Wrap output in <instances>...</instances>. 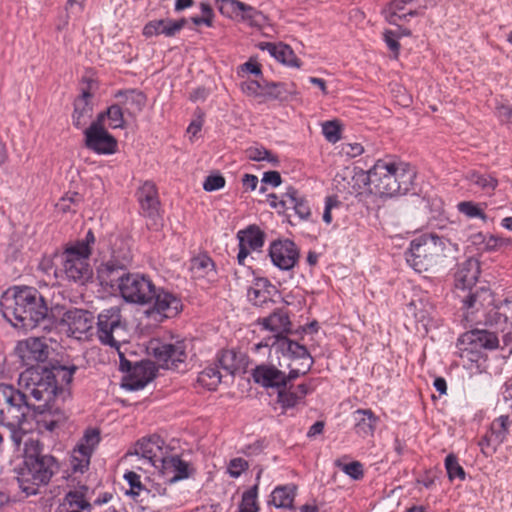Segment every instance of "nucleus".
Here are the masks:
<instances>
[{
  "label": "nucleus",
  "instance_id": "f257e3e1",
  "mask_svg": "<svg viewBox=\"0 0 512 512\" xmlns=\"http://www.w3.org/2000/svg\"><path fill=\"white\" fill-rule=\"evenodd\" d=\"M4 318L15 328L24 331L37 327L48 315V306L42 294L31 286H14L2 296Z\"/></svg>",
  "mask_w": 512,
  "mask_h": 512
},
{
  "label": "nucleus",
  "instance_id": "f03ea898",
  "mask_svg": "<svg viewBox=\"0 0 512 512\" xmlns=\"http://www.w3.org/2000/svg\"><path fill=\"white\" fill-rule=\"evenodd\" d=\"M415 168L391 157L378 159L366 172L371 193L381 198L406 195L414 189Z\"/></svg>",
  "mask_w": 512,
  "mask_h": 512
},
{
  "label": "nucleus",
  "instance_id": "7ed1b4c3",
  "mask_svg": "<svg viewBox=\"0 0 512 512\" xmlns=\"http://www.w3.org/2000/svg\"><path fill=\"white\" fill-rule=\"evenodd\" d=\"M43 444L38 439H28L23 448V465L18 471L20 489L27 495H36L41 486H46L58 473V460L43 452Z\"/></svg>",
  "mask_w": 512,
  "mask_h": 512
},
{
  "label": "nucleus",
  "instance_id": "20e7f679",
  "mask_svg": "<svg viewBox=\"0 0 512 512\" xmlns=\"http://www.w3.org/2000/svg\"><path fill=\"white\" fill-rule=\"evenodd\" d=\"M480 274L479 262L474 258H469L458 265L455 272V287L469 292L463 297L462 309L464 318L468 323L479 324L482 319L478 316L480 310L492 306L494 302L493 294L487 287L473 288Z\"/></svg>",
  "mask_w": 512,
  "mask_h": 512
},
{
  "label": "nucleus",
  "instance_id": "39448f33",
  "mask_svg": "<svg viewBox=\"0 0 512 512\" xmlns=\"http://www.w3.org/2000/svg\"><path fill=\"white\" fill-rule=\"evenodd\" d=\"M455 250V245L436 233H424L415 237L405 252V259L416 272H426L442 264Z\"/></svg>",
  "mask_w": 512,
  "mask_h": 512
},
{
  "label": "nucleus",
  "instance_id": "423d86ee",
  "mask_svg": "<svg viewBox=\"0 0 512 512\" xmlns=\"http://www.w3.org/2000/svg\"><path fill=\"white\" fill-rule=\"evenodd\" d=\"M95 242L94 232L89 229L83 239L66 245L61 254V270L66 280L81 286L92 281L93 269L89 260Z\"/></svg>",
  "mask_w": 512,
  "mask_h": 512
},
{
  "label": "nucleus",
  "instance_id": "0eeeda50",
  "mask_svg": "<svg viewBox=\"0 0 512 512\" xmlns=\"http://www.w3.org/2000/svg\"><path fill=\"white\" fill-rule=\"evenodd\" d=\"M18 385L29 400L33 398L35 401L52 402L56 401L59 393V386L54 382L53 372L40 365L28 367L21 372Z\"/></svg>",
  "mask_w": 512,
  "mask_h": 512
},
{
  "label": "nucleus",
  "instance_id": "6e6552de",
  "mask_svg": "<svg viewBox=\"0 0 512 512\" xmlns=\"http://www.w3.org/2000/svg\"><path fill=\"white\" fill-rule=\"evenodd\" d=\"M132 261V253L130 248L122 240L119 245L114 244L111 257L109 260L102 262L96 270L97 279L102 287L117 288L121 287L122 279L129 272H126Z\"/></svg>",
  "mask_w": 512,
  "mask_h": 512
},
{
  "label": "nucleus",
  "instance_id": "1a4fd4ad",
  "mask_svg": "<svg viewBox=\"0 0 512 512\" xmlns=\"http://www.w3.org/2000/svg\"><path fill=\"white\" fill-rule=\"evenodd\" d=\"M125 333L126 323L119 306L103 309L98 314L95 335L102 345L119 350Z\"/></svg>",
  "mask_w": 512,
  "mask_h": 512
},
{
  "label": "nucleus",
  "instance_id": "9d476101",
  "mask_svg": "<svg viewBox=\"0 0 512 512\" xmlns=\"http://www.w3.org/2000/svg\"><path fill=\"white\" fill-rule=\"evenodd\" d=\"M33 403L25 392L11 384L0 383V424L18 422V417H27Z\"/></svg>",
  "mask_w": 512,
  "mask_h": 512
},
{
  "label": "nucleus",
  "instance_id": "9b49d317",
  "mask_svg": "<svg viewBox=\"0 0 512 512\" xmlns=\"http://www.w3.org/2000/svg\"><path fill=\"white\" fill-rule=\"evenodd\" d=\"M456 347L461 358L477 362L483 349L494 350L499 347V339L494 332L473 329L460 335Z\"/></svg>",
  "mask_w": 512,
  "mask_h": 512
},
{
  "label": "nucleus",
  "instance_id": "f8f14e48",
  "mask_svg": "<svg viewBox=\"0 0 512 512\" xmlns=\"http://www.w3.org/2000/svg\"><path fill=\"white\" fill-rule=\"evenodd\" d=\"M155 284L146 275L128 273L122 279L119 293L125 302L137 305H146L151 300Z\"/></svg>",
  "mask_w": 512,
  "mask_h": 512
},
{
  "label": "nucleus",
  "instance_id": "ddd939ff",
  "mask_svg": "<svg viewBox=\"0 0 512 512\" xmlns=\"http://www.w3.org/2000/svg\"><path fill=\"white\" fill-rule=\"evenodd\" d=\"M116 351L119 356L120 371L128 373L123 384L126 389L130 391L141 390L155 378V369L151 364L136 363L133 365V363L125 357V354L120 351V349Z\"/></svg>",
  "mask_w": 512,
  "mask_h": 512
},
{
  "label": "nucleus",
  "instance_id": "4468645a",
  "mask_svg": "<svg viewBox=\"0 0 512 512\" xmlns=\"http://www.w3.org/2000/svg\"><path fill=\"white\" fill-rule=\"evenodd\" d=\"M152 294L151 300L147 304L149 306L147 310L148 316L158 315L161 319L173 318L182 311L183 304L177 294L156 286Z\"/></svg>",
  "mask_w": 512,
  "mask_h": 512
},
{
  "label": "nucleus",
  "instance_id": "2eb2a0df",
  "mask_svg": "<svg viewBox=\"0 0 512 512\" xmlns=\"http://www.w3.org/2000/svg\"><path fill=\"white\" fill-rule=\"evenodd\" d=\"M135 196L140 206V214L150 221L151 225L158 227L162 218L161 204L155 183L149 180L143 182L136 190Z\"/></svg>",
  "mask_w": 512,
  "mask_h": 512
},
{
  "label": "nucleus",
  "instance_id": "dca6fc26",
  "mask_svg": "<svg viewBox=\"0 0 512 512\" xmlns=\"http://www.w3.org/2000/svg\"><path fill=\"white\" fill-rule=\"evenodd\" d=\"M186 348L184 341L157 342L153 347V355L161 368L179 371L187 359Z\"/></svg>",
  "mask_w": 512,
  "mask_h": 512
},
{
  "label": "nucleus",
  "instance_id": "f3484780",
  "mask_svg": "<svg viewBox=\"0 0 512 512\" xmlns=\"http://www.w3.org/2000/svg\"><path fill=\"white\" fill-rule=\"evenodd\" d=\"M269 256L274 266L283 271H289L295 267L299 260V249L289 239L276 240L270 244Z\"/></svg>",
  "mask_w": 512,
  "mask_h": 512
},
{
  "label": "nucleus",
  "instance_id": "a211bd4d",
  "mask_svg": "<svg viewBox=\"0 0 512 512\" xmlns=\"http://www.w3.org/2000/svg\"><path fill=\"white\" fill-rule=\"evenodd\" d=\"M84 137L85 147L98 155H112L118 149L117 139L107 129L87 127Z\"/></svg>",
  "mask_w": 512,
  "mask_h": 512
},
{
  "label": "nucleus",
  "instance_id": "6ab92c4d",
  "mask_svg": "<svg viewBox=\"0 0 512 512\" xmlns=\"http://www.w3.org/2000/svg\"><path fill=\"white\" fill-rule=\"evenodd\" d=\"M15 350L22 363L29 367H35L34 363L44 362L49 357V346L39 337L19 341Z\"/></svg>",
  "mask_w": 512,
  "mask_h": 512
},
{
  "label": "nucleus",
  "instance_id": "aec40b11",
  "mask_svg": "<svg viewBox=\"0 0 512 512\" xmlns=\"http://www.w3.org/2000/svg\"><path fill=\"white\" fill-rule=\"evenodd\" d=\"M63 321L67 324L69 333L77 339L93 335L94 316L87 310L69 309L64 313Z\"/></svg>",
  "mask_w": 512,
  "mask_h": 512
},
{
  "label": "nucleus",
  "instance_id": "412c9836",
  "mask_svg": "<svg viewBox=\"0 0 512 512\" xmlns=\"http://www.w3.org/2000/svg\"><path fill=\"white\" fill-rule=\"evenodd\" d=\"M165 478V484H174L178 481L188 479L194 472L189 462L183 460L179 455H165L157 468Z\"/></svg>",
  "mask_w": 512,
  "mask_h": 512
},
{
  "label": "nucleus",
  "instance_id": "4be33fe9",
  "mask_svg": "<svg viewBox=\"0 0 512 512\" xmlns=\"http://www.w3.org/2000/svg\"><path fill=\"white\" fill-rule=\"evenodd\" d=\"M31 410L35 413L36 425L41 431L52 432L67 419L65 411L56 405L55 402H44L40 405L33 403Z\"/></svg>",
  "mask_w": 512,
  "mask_h": 512
},
{
  "label": "nucleus",
  "instance_id": "5701e85b",
  "mask_svg": "<svg viewBox=\"0 0 512 512\" xmlns=\"http://www.w3.org/2000/svg\"><path fill=\"white\" fill-rule=\"evenodd\" d=\"M247 297L254 306L261 308H270L277 303L275 297L283 300L277 287L264 277L254 279L247 291Z\"/></svg>",
  "mask_w": 512,
  "mask_h": 512
},
{
  "label": "nucleus",
  "instance_id": "b1692460",
  "mask_svg": "<svg viewBox=\"0 0 512 512\" xmlns=\"http://www.w3.org/2000/svg\"><path fill=\"white\" fill-rule=\"evenodd\" d=\"M262 347H270V350L275 349L276 352L289 355L294 359H301L306 362L313 360L308 349L304 345L289 339L287 336H271L265 342L256 344L255 350L259 351Z\"/></svg>",
  "mask_w": 512,
  "mask_h": 512
},
{
  "label": "nucleus",
  "instance_id": "393cba45",
  "mask_svg": "<svg viewBox=\"0 0 512 512\" xmlns=\"http://www.w3.org/2000/svg\"><path fill=\"white\" fill-rule=\"evenodd\" d=\"M164 445V440L158 435L144 437L137 441L134 454L145 459L148 463L157 468V464H159L166 455Z\"/></svg>",
  "mask_w": 512,
  "mask_h": 512
},
{
  "label": "nucleus",
  "instance_id": "a878e982",
  "mask_svg": "<svg viewBox=\"0 0 512 512\" xmlns=\"http://www.w3.org/2000/svg\"><path fill=\"white\" fill-rule=\"evenodd\" d=\"M187 24L186 18L174 20L171 18L155 19L147 22L143 29L142 35L146 38L164 36L167 38L175 37Z\"/></svg>",
  "mask_w": 512,
  "mask_h": 512
},
{
  "label": "nucleus",
  "instance_id": "bb28decb",
  "mask_svg": "<svg viewBox=\"0 0 512 512\" xmlns=\"http://www.w3.org/2000/svg\"><path fill=\"white\" fill-rule=\"evenodd\" d=\"M480 310L484 316V324L494 326L505 331L508 326L512 328V299H505L497 306Z\"/></svg>",
  "mask_w": 512,
  "mask_h": 512
},
{
  "label": "nucleus",
  "instance_id": "cd10ccee",
  "mask_svg": "<svg viewBox=\"0 0 512 512\" xmlns=\"http://www.w3.org/2000/svg\"><path fill=\"white\" fill-rule=\"evenodd\" d=\"M252 378L255 383L264 388H285L284 371L273 364H260L252 370Z\"/></svg>",
  "mask_w": 512,
  "mask_h": 512
},
{
  "label": "nucleus",
  "instance_id": "c85d7f7f",
  "mask_svg": "<svg viewBox=\"0 0 512 512\" xmlns=\"http://www.w3.org/2000/svg\"><path fill=\"white\" fill-rule=\"evenodd\" d=\"M258 323L266 330L275 333L274 336H285L292 330L289 311L285 307L275 308L267 317L260 318Z\"/></svg>",
  "mask_w": 512,
  "mask_h": 512
},
{
  "label": "nucleus",
  "instance_id": "c756f323",
  "mask_svg": "<svg viewBox=\"0 0 512 512\" xmlns=\"http://www.w3.org/2000/svg\"><path fill=\"white\" fill-rule=\"evenodd\" d=\"M420 0H392L389 3L386 12V20L391 25H398L399 21H407L409 17H415L421 14L415 5Z\"/></svg>",
  "mask_w": 512,
  "mask_h": 512
},
{
  "label": "nucleus",
  "instance_id": "7c9ffc66",
  "mask_svg": "<svg viewBox=\"0 0 512 512\" xmlns=\"http://www.w3.org/2000/svg\"><path fill=\"white\" fill-rule=\"evenodd\" d=\"M510 425L511 420L508 415L497 417L492 421L489 432L481 439L479 445L482 449L484 446H493V451H495L505 441Z\"/></svg>",
  "mask_w": 512,
  "mask_h": 512
},
{
  "label": "nucleus",
  "instance_id": "2f4dec72",
  "mask_svg": "<svg viewBox=\"0 0 512 512\" xmlns=\"http://www.w3.org/2000/svg\"><path fill=\"white\" fill-rule=\"evenodd\" d=\"M88 488L68 491L55 512H91L92 504L86 499Z\"/></svg>",
  "mask_w": 512,
  "mask_h": 512
},
{
  "label": "nucleus",
  "instance_id": "473e14b6",
  "mask_svg": "<svg viewBox=\"0 0 512 512\" xmlns=\"http://www.w3.org/2000/svg\"><path fill=\"white\" fill-rule=\"evenodd\" d=\"M114 97L118 103L124 108L129 116H135L140 113L146 106V95L137 89H122L118 90Z\"/></svg>",
  "mask_w": 512,
  "mask_h": 512
},
{
  "label": "nucleus",
  "instance_id": "72a5a7b5",
  "mask_svg": "<svg viewBox=\"0 0 512 512\" xmlns=\"http://www.w3.org/2000/svg\"><path fill=\"white\" fill-rule=\"evenodd\" d=\"M92 93L88 90H82L80 96L74 101V111L72 114V123L77 129H81L92 118L93 105L91 103Z\"/></svg>",
  "mask_w": 512,
  "mask_h": 512
},
{
  "label": "nucleus",
  "instance_id": "f704fd0d",
  "mask_svg": "<svg viewBox=\"0 0 512 512\" xmlns=\"http://www.w3.org/2000/svg\"><path fill=\"white\" fill-rule=\"evenodd\" d=\"M353 420L355 433L366 438L373 436L379 418L371 409H357L353 412Z\"/></svg>",
  "mask_w": 512,
  "mask_h": 512
},
{
  "label": "nucleus",
  "instance_id": "c9c22d12",
  "mask_svg": "<svg viewBox=\"0 0 512 512\" xmlns=\"http://www.w3.org/2000/svg\"><path fill=\"white\" fill-rule=\"evenodd\" d=\"M297 487L294 484L278 485L270 495L269 505L277 509H293Z\"/></svg>",
  "mask_w": 512,
  "mask_h": 512
},
{
  "label": "nucleus",
  "instance_id": "e433bc0d",
  "mask_svg": "<svg viewBox=\"0 0 512 512\" xmlns=\"http://www.w3.org/2000/svg\"><path fill=\"white\" fill-rule=\"evenodd\" d=\"M284 197L289 199V209H293L298 218L308 221L312 215L308 199L293 186L287 187Z\"/></svg>",
  "mask_w": 512,
  "mask_h": 512
},
{
  "label": "nucleus",
  "instance_id": "4c0bfd02",
  "mask_svg": "<svg viewBox=\"0 0 512 512\" xmlns=\"http://www.w3.org/2000/svg\"><path fill=\"white\" fill-rule=\"evenodd\" d=\"M239 243L252 251L262 248L264 245L265 235L259 227L251 225L237 233Z\"/></svg>",
  "mask_w": 512,
  "mask_h": 512
},
{
  "label": "nucleus",
  "instance_id": "58836bf2",
  "mask_svg": "<svg viewBox=\"0 0 512 512\" xmlns=\"http://www.w3.org/2000/svg\"><path fill=\"white\" fill-rule=\"evenodd\" d=\"M190 271L195 278L215 275V263L209 255L202 253L190 260Z\"/></svg>",
  "mask_w": 512,
  "mask_h": 512
},
{
  "label": "nucleus",
  "instance_id": "ea45409f",
  "mask_svg": "<svg viewBox=\"0 0 512 512\" xmlns=\"http://www.w3.org/2000/svg\"><path fill=\"white\" fill-rule=\"evenodd\" d=\"M217 363L228 374L233 375L242 365V355L234 350H222L217 355Z\"/></svg>",
  "mask_w": 512,
  "mask_h": 512
},
{
  "label": "nucleus",
  "instance_id": "a19ab883",
  "mask_svg": "<svg viewBox=\"0 0 512 512\" xmlns=\"http://www.w3.org/2000/svg\"><path fill=\"white\" fill-rule=\"evenodd\" d=\"M414 309V317L420 322H429L433 318L435 307L428 296L419 297L410 303Z\"/></svg>",
  "mask_w": 512,
  "mask_h": 512
},
{
  "label": "nucleus",
  "instance_id": "79ce46f5",
  "mask_svg": "<svg viewBox=\"0 0 512 512\" xmlns=\"http://www.w3.org/2000/svg\"><path fill=\"white\" fill-rule=\"evenodd\" d=\"M263 98L270 100H287L292 91L288 89L287 84L283 82H273L263 80Z\"/></svg>",
  "mask_w": 512,
  "mask_h": 512
},
{
  "label": "nucleus",
  "instance_id": "37998d69",
  "mask_svg": "<svg viewBox=\"0 0 512 512\" xmlns=\"http://www.w3.org/2000/svg\"><path fill=\"white\" fill-rule=\"evenodd\" d=\"M467 178L488 195H491L498 186V179L492 174L471 171Z\"/></svg>",
  "mask_w": 512,
  "mask_h": 512
},
{
  "label": "nucleus",
  "instance_id": "c03bdc74",
  "mask_svg": "<svg viewBox=\"0 0 512 512\" xmlns=\"http://www.w3.org/2000/svg\"><path fill=\"white\" fill-rule=\"evenodd\" d=\"M267 17L255 7L244 4L238 21H242L250 27L262 28L267 23Z\"/></svg>",
  "mask_w": 512,
  "mask_h": 512
},
{
  "label": "nucleus",
  "instance_id": "a18cd8bd",
  "mask_svg": "<svg viewBox=\"0 0 512 512\" xmlns=\"http://www.w3.org/2000/svg\"><path fill=\"white\" fill-rule=\"evenodd\" d=\"M78 370L76 365L71 366H53L49 368L50 372H53L54 382L59 386V393L64 391V386H69L72 382L74 373Z\"/></svg>",
  "mask_w": 512,
  "mask_h": 512
},
{
  "label": "nucleus",
  "instance_id": "49530a36",
  "mask_svg": "<svg viewBox=\"0 0 512 512\" xmlns=\"http://www.w3.org/2000/svg\"><path fill=\"white\" fill-rule=\"evenodd\" d=\"M26 419L27 417H18V422L13 423V426L10 424H0L10 431V439L15 449L18 451L22 444L25 445V441L32 439L31 437H28L27 431L23 428V424L26 422Z\"/></svg>",
  "mask_w": 512,
  "mask_h": 512
},
{
  "label": "nucleus",
  "instance_id": "de8ad7c7",
  "mask_svg": "<svg viewBox=\"0 0 512 512\" xmlns=\"http://www.w3.org/2000/svg\"><path fill=\"white\" fill-rule=\"evenodd\" d=\"M222 375L219 371V366H208L202 370L197 378L198 383L207 388L208 390H215L221 383Z\"/></svg>",
  "mask_w": 512,
  "mask_h": 512
},
{
  "label": "nucleus",
  "instance_id": "09e8293b",
  "mask_svg": "<svg viewBox=\"0 0 512 512\" xmlns=\"http://www.w3.org/2000/svg\"><path fill=\"white\" fill-rule=\"evenodd\" d=\"M258 487L253 485L243 492L237 512H259Z\"/></svg>",
  "mask_w": 512,
  "mask_h": 512
},
{
  "label": "nucleus",
  "instance_id": "8fccbe9b",
  "mask_svg": "<svg viewBox=\"0 0 512 512\" xmlns=\"http://www.w3.org/2000/svg\"><path fill=\"white\" fill-rule=\"evenodd\" d=\"M215 4L221 15L238 20L245 3L239 0H215Z\"/></svg>",
  "mask_w": 512,
  "mask_h": 512
},
{
  "label": "nucleus",
  "instance_id": "3c124183",
  "mask_svg": "<svg viewBox=\"0 0 512 512\" xmlns=\"http://www.w3.org/2000/svg\"><path fill=\"white\" fill-rule=\"evenodd\" d=\"M100 442V432L98 429H87L83 435V437L77 443L75 449L82 450V452H86L87 454H93L95 448Z\"/></svg>",
  "mask_w": 512,
  "mask_h": 512
},
{
  "label": "nucleus",
  "instance_id": "603ef678",
  "mask_svg": "<svg viewBox=\"0 0 512 512\" xmlns=\"http://www.w3.org/2000/svg\"><path fill=\"white\" fill-rule=\"evenodd\" d=\"M274 58L277 61H279L282 64L287 65L289 67L300 68L301 64H302L300 59L296 56L294 51L291 49V47L289 45H286L283 43H278V50H277Z\"/></svg>",
  "mask_w": 512,
  "mask_h": 512
},
{
  "label": "nucleus",
  "instance_id": "864d4df0",
  "mask_svg": "<svg viewBox=\"0 0 512 512\" xmlns=\"http://www.w3.org/2000/svg\"><path fill=\"white\" fill-rule=\"evenodd\" d=\"M124 108L117 102L115 104L110 105L106 110L105 114L107 115V119L109 121V127L111 129H123L125 128V119H124Z\"/></svg>",
  "mask_w": 512,
  "mask_h": 512
},
{
  "label": "nucleus",
  "instance_id": "5fc2aeb1",
  "mask_svg": "<svg viewBox=\"0 0 512 512\" xmlns=\"http://www.w3.org/2000/svg\"><path fill=\"white\" fill-rule=\"evenodd\" d=\"M457 209L461 214L470 219L479 218L483 222H487L488 220V216L485 214L484 209L479 203H475L473 201H462L457 204Z\"/></svg>",
  "mask_w": 512,
  "mask_h": 512
},
{
  "label": "nucleus",
  "instance_id": "6e6d98bb",
  "mask_svg": "<svg viewBox=\"0 0 512 512\" xmlns=\"http://www.w3.org/2000/svg\"><path fill=\"white\" fill-rule=\"evenodd\" d=\"M334 465L355 481L361 480L364 477L363 464L359 461L344 463L341 459H336Z\"/></svg>",
  "mask_w": 512,
  "mask_h": 512
},
{
  "label": "nucleus",
  "instance_id": "4d7b16f0",
  "mask_svg": "<svg viewBox=\"0 0 512 512\" xmlns=\"http://www.w3.org/2000/svg\"><path fill=\"white\" fill-rule=\"evenodd\" d=\"M91 455L86 452H82V450H76L75 448L72 451L70 457V466L74 473L83 474L86 470H88L90 465Z\"/></svg>",
  "mask_w": 512,
  "mask_h": 512
},
{
  "label": "nucleus",
  "instance_id": "13d9d810",
  "mask_svg": "<svg viewBox=\"0 0 512 512\" xmlns=\"http://www.w3.org/2000/svg\"><path fill=\"white\" fill-rule=\"evenodd\" d=\"M246 155L253 161H267L274 166L278 165V156L264 147H250L246 150Z\"/></svg>",
  "mask_w": 512,
  "mask_h": 512
},
{
  "label": "nucleus",
  "instance_id": "bf43d9fd",
  "mask_svg": "<svg viewBox=\"0 0 512 512\" xmlns=\"http://www.w3.org/2000/svg\"><path fill=\"white\" fill-rule=\"evenodd\" d=\"M124 479L129 484V489L126 490V495L131 496L133 499H137L142 492H146L145 486L141 482L140 475L134 471H128L124 474Z\"/></svg>",
  "mask_w": 512,
  "mask_h": 512
},
{
  "label": "nucleus",
  "instance_id": "052dcab7",
  "mask_svg": "<svg viewBox=\"0 0 512 512\" xmlns=\"http://www.w3.org/2000/svg\"><path fill=\"white\" fill-rule=\"evenodd\" d=\"M445 468L449 480L453 481L456 478L460 480L465 479V471L463 467L459 464L458 458L455 454L450 453L446 456Z\"/></svg>",
  "mask_w": 512,
  "mask_h": 512
},
{
  "label": "nucleus",
  "instance_id": "680f3d73",
  "mask_svg": "<svg viewBox=\"0 0 512 512\" xmlns=\"http://www.w3.org/2000/svg\"><path fill=\"white\" fill-rule=\"evenodd\" d=\"M292 388L291 385L288 389L286 387L277 390V401L284 410L295 407L301 401Z\"/></svg>",
  "mask_w": 512,
  "mask_h": 512
},
{
  "label": "nucleus",
  "instance_id": "e2e57ef3",
  "mask_svg": "<svg viewBox=\"0 0 512 512\" xmlns=\"http://www.w3.org/2000/svg\"><path fill=\"white\" fill-rule=\"evenodd\" d=\"M81 201V195L77 192L67 193L62 196L56 204L58 211L63 213L75 212L74 206H77Z\"/></svg>",
  "mask_w": 512,
  "mask_h": 512
},
{
  "label": "nucleus",
  "instance_id": "0e129e2a",
  "mask_svg": "<svg viewBox=\"0 0 512 512\" xmlns=\"http://www.w3.org/2000/svg\"><path fill=\"white\" fill-rule=\"evenodd\" d=\"M322 133L330 143H336L341 139V127L337 121H326L322 124Z\"/></svg>",
  "mask_w": 512,
  "mask_h": 512
},
{
  "label": "nucleus",
  "instance_id": "69168bd1",
  "mask_svg": "<svg viewBox=\"0 0 512 512\" xmlns=\"http://www.w3.org/2000/svg\"><path fill=\"white\" fill-rule=\"evenodd\" d=\"M248 468H249V464L245 459H243L241 457H236L229 461V463L227 465V473L232 478H238Z\"/></svg>",
  "mask_w": 512,
  "mask_h": 512
},
{
  "label": "nucleus",
  "instance_id": "338daca9",
  "mask_svg": "<svg viewBox=\"0 0 512 512\" xmlns=\"http://www.w3.org/2000/svg\"><path fill=\"white\" fill-rule=\"evenodd\" d=\"M261 84H263V80L257 81V80L249 79V80L241 82L240 88H241V91L244 94H246L247 96L263 98V91H262L263 86Z\"/></svg>",
  "mask_w": 512,
  "mask_h": 512
},
{
  "label": "nucleus",
  "instance_id": "774afa93",
  "mask_svg": "<svg viewBox=\"0 0 512 512\" xmlns=\"http://www.w3.org/2000/svg\"><path fill=\"white\" fill-rule=\"evenodd\" d=\"M511 244V240L509 238H504L498 235H489L486 237V242L484 246L485 252L496 251L502 246H507Z\"/></svg>",
  "mask_w": 512,
  "mask_h": 512
}]
</instances>
